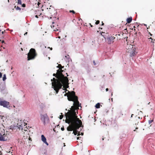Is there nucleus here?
Wrapping results in <instances>:
<instances>
[{
  "mask_svg": "<svg viewBox=\"0 0 155 155\" xmlns=\"http://www.w3.org/2000/svg\"><path fill=\"white\" fill-rule=\"evenodd\" d=\"M76 109L74 106L71 107V110H68L65 115L66 117L65 122L68 124H70L68 127L67 130L68 131H73V133L75 135L78 134L77 130L79 128L82 124V122L76 113Z\"/></svg>",
  "mask_w": 155,
  "mask_h": 155,
  "instance_id": "f257e3e1",
  "label": "nucleus"
},
{
  "mask_svg": "<svg viewBox=\"0 0 155 155\" xmlns=\"http://www.w3.org/2000/svg\"><path fill=\"white\" fill-rule=\"evenodd\" d=\"M59 70H57L56 74L54 73L53 76L56 78H54L51 79L52 82V87L55 91L56 94H57L60 89H61L63 84L65 85L67 84L68 82V79L67 76H64L62 73L59 72Z\"/></svg>",
  "mask_w": 155,
  "mask_h": 155,
  "instance_id": "f03ea898",
  "label": "nucleus"
},
{
  "mask_svg": "<svg viewBox=\"0 0 155 155\" xmlns=\"http://www.w3.org/2000/svg\"><path fill=\"white\" fill-rule=\"evenodd\" d=\"M67 97L68 101L74 102V105L77 107H79V102L78 101V97L76 96L74 91H72L71 92H69L67 95Z\"/></svg>",
  "mask_w": 155,
  "mask_h": 155,
  "instance_id": "7ed1b4c3",
  "label": "nucleus"
},
{
  "mask_svg": "<svg viewBox=\"0 0 155 155\" xmlns=\"http://www.w3.org/2000/svg\"><path fill=\"white\" fill-rule=\"evenodd\" d=\"M27 60L29 61L34 59L37 55L35 50L34 48H31L28 54Z\"/></svg>",
  "mask_w": 155,
  "mask_h": 155,
  "instance_id": "20e7f679",
  "label": "nucleus"
},
{
  "mask_svg": "<svg viewBox=\"0 0 155 155\" xmlns=\"http://www.w3.org/2000/svg\"><path fill=\"white\" fill-rule=\"evenodd\" d=\"M127 52L129 53L131 56H134L137 53L135 46L131 45H130L127 48Z\"/></svg>",
  "mask_w": 155,
  "mask_h": 155,
  "instance_id": "39448f33",
  "label": "nucleus"
},
{
  "mask_svg": "<svg viewBox=\"0 0 155 155\" xmlns=\"http://www.w3.org/2000/svg\"><path fill=\"white\" fill-rule=\"evenodd\" d=\"M47 9V14L50 16H52L56 13V11L54 7L51 5L50 6V7L49 8H48Z\"/></svg>",
  "mask_w": 155,
  "mask_h": 155,
  "instance_id": "423d86ee",
  "label": "nucleus"
},
{
  "mask_svg": "<svg viewBox=\"0 0 155 155\" xmlns=\"http://www.w3.org/2000/svg\"><path fill=\"white\" fill-rule=\"evenodd\" d=\"M102 33H104L102 32L101 35L104 37V38L106 39L107 42L109 44H110L112 43H113L114 42V40L115 38V37H114L110 36L108 38H106L105 36H104L103 35H102Z\"/></svg>",
  "mask_w": 155,
  "mask_h": 155,
  "instance_id": "0eeeda50",
  "label": "nucleus"
},
{
  "mask_svg": "<svg viewBox=\"0 0 155 155\" xmlns=\"http://www.w3.org/2000/svg\"><path fill=\"white\" fill-rule=\"evenodd\" d=\"M19 129H21L22 130V131H25V132H24V137L25 138H26L27 137H29V134L28 133V131L27 130V128H25V127L24 128H22V127L21 126H20V127H19Z\"/></svg>",
  "mask_w": 155,
  "mask_h": 155,
  "instance_id": "6e6552de",
  "label": "nucleus"
},
{
  "mask_svg": "<svg viewBox=\"0 0 155 155\" xmlns=\"http://www.w3.org/2000/svg\"><path fill=\"white\" fill-rule=\"evenodd\" d=\"M10 103L6 101H0V105L3 106L4 107L8 108L10 107Z\"/></svg>",
  "mask_w": 155,
  "mask_h": 155,
  "instance_id": "1a4fd4ad",
  "label": "nucleus"
},
{
  "mask_svg": "<svg viewBox=\"0 0 155 155\" xmlns=\"http://www.w3.org/2000/svg\"><path fill=\"white\" fill-rule=\"evenodd\" d=\"M48 118V116L47 114L41 115V120L42 121L44 125L45 124V119Z\"/></svg>",
  "mask_w": 155,
  "mask_h": 155,
  "instance_id": "9d476101",
  "label": "nucleus"
},
{
  "mask_svg": "<svg viewBox=\"0 0 155 155\" xmlns=\"http://www.w3.org/2000/svg\"><path fill=\"white\" fill-rule=\"evenodd\" d=\"M7 140V135L4 134L3 135H2L0 134V141H5Z\"/></svg>",
  "mask_w": 155,
  "mask_h": 155,
  "instance_id": "9b49d317",
  "label": "nucleus"
},
{
  "mask_svg": "<svg viewBox=\"0 0 155 155\" xmlns=\"http://www.w3.org/2000/svg\"><path fill=\"white\" fill-rule=\"evenodd\" d=\"M41 140L43 142L45 143L47 145H48V143L46 141V139L44 136L42 135L41 136Z\"/></svg>",
  "mask_w": 155,
  "mask_h": 155,
  "instance_id": "f8f14e48",
  "label": "nucleus"
},
{
  "mask_svg": "<svg viewBox=\"0 0 155 155\" xmlns=\"http://www.w3.org/2000/svg\"><path fill=\"white\" fill-rule=\"evenodd\" d=\"M57 67L59 68V69L58 70L59 71V72L61 73H62L63 71L62 70V69L64 67L62 66L61 64H59Z\"/></svg>",
  "mask_w": 155,
  "mask_h": 155,
  "instance_id": "ddd939ff",
  "label": "nucleus"
},
{
  "mask_svg": "<svg viewBox=\"0 0 155 155\" xmlns=\"http://www.w3.org/2000/svg\"><path fill=\"white\" fill-rule=\"evenodd\" d=\"M35 14L36 15H38L39 16H40L41 15V13L39 11L38 9L36 10L35 11Z\"/></svg>",
  "mask_w": 155,
  "mask_h": 155,
  "instance_id": "4468645a",
  "label": "nucleus"
},
{
  "mask_svg": "<svg viewBox=\"0 0 155 155\" xmlns=\"http://www.w3.org/2000/svg\"><path fill=\"white\" fill-rule=\"evenodd\" d=\"M132 17H130L129 18H128L127 19V22L128 23H130L132 21Z\"/></svg>",
  "mask_w": 155,
  "mask_h": 155,
  "instance_id": "2eb2a0df",
  "label": "nucleus"
},
{
  "mask_svg": "<svg viewBox=\"0 0 155 155\" xmlns=\"http://www.w3.org/2000/svg\"><path fill=\"white\" fill-rule=\"evenodd\" d=\"M60 33H58V38L60 39H61L64 38V37L63 36H61V32L60 31H59Z\"/></svg>",
  "mask_w": 155,
  "mask_h": 155,
  "instance_id": "dca6fc26",
  "label": "nucleus"
},
{
  "mask_svg": "<svg viewBox=\"0 0 155 155\" xmlns=\"http://www.w3.org/2000/svg\"><path fill=\"white\" fill-rule=\"evenodd\" d=\"M109 136L108 135H106L105 136H103L102 140H104V139H106L107 140H109Z\"/></svg>",
  "mask_w": 155,
  "mask_h": 155,
  "instance_id": "f3484780",
  "label": "nucleus"
},
{
  "mask_svg": "<svg viewBox=\"0 0 155 155\" xmlns=\"http://www.w3.org/2000/svg\"><path fill=\"white\" fill-rule=\"evenodd\" d=\"M100 104L99 103H98L96 104L95 107L97 108H99L100 107Z\"/></svg>",
  "mask_w": 155,
  "mask_h": 155,
  "instance_id": "a211bd4d",
  "label": "nucleus"
},
{
  "mask_svg": "<svg viewBox=\"0 0 155 155\" xmlns=\"http://www.w3.org/2000/svg\"><path fill=\"white\" fill-rule=\"evenodd\" d=\"M15 8H16V10H21V8L18 7V6H17V7L15 6Z\"/></svg>",
  "mask_w": 155,
  "mask_h": 155,
  "instance_id": "6ab92c4d",
  "label": "nucleus"
},
{
  "mask_svg": "<svg viewBox=\"0 0 155 155\" xmlns=\"http://www.w3.org/2000/svg\"><path fill=\"white\" fill-rule=\"evenodd\" d=\"M6 79V75L5 74H4L3 75V81H5V80Z\"/></svg>",
  "mask_w": 155,
  "mask_h": 155,
  "instance_id": "aec40b11",
  "label": "nucleus"
},
{
  "mask_svg": "<svg viewBox=\"0 0 155 155\" xmlns=\"http://www.w3.org/2000/svg\"><path fill=\"white\" fill-rule=\"evenodd\" d=\"M120 35H119V34H118V35H115L117 37V38L119 39V40H120V37L119 36H120Z\"/></svg>",
  "mask_w": 155,
  "mask_h": 155,
  "instance_id": "412c9836",
  "label": "nucleus"
},
{
  "mask_svg": "<svg viewBox=\"0 0 155 155\" xmlns=\"http://www.w3.org/2000/svg\"><path fill=\"white\" fill-rule=\"evenodd\" d=\"M69 12L72 13L73 14H75V12L74 10H70Z\"/></svg>",
  "mask_w": 155,
  "mask_h": 155,
  "instance_id": "4be33fe9",
  "label": "nucleus"
},
{
  "mask_svg": "<svg viewBox=\"0 0 155 155\" xmlns=\"http://www.w3.org/2000/svg\"><path fill=\"white\" fill-rule=\"evenodd\" d=\"M18 4L21 5V0H18Z\"/></svg>",
  "mask_w": 155,
  "mask_h": 155,
  "instance_id": "5701e85b",
  "label": "nucleus"
},
{
  "mask_svg": "<svg viewBox=\"0 0 155 155\" xmlns=\"http://www.w3.org/2000/svg\"><path fill=\"white\" fill-rule=\"evenodd\" d=\"M99 23H100V21L99 20H97L95 22V24L96 25H98V24H99Z\"/></svg>",
  "mask_w": 155,
  "mask_h": 155,
  "instance_id": "b1692460",
  "label": "nucleus"
},
{
  "mask_svg": "<svg viewBox=\"0 0 155 155\" xmlns=\"http://www.w3.org/2000/svg\"><path fill=\"white\" fill-rule=\"evenodd\" d=\"M38 7H40L41 6V3L39 2H38Z\"/></svg>",
  "mask_w": 155,
  "mask_h": 155,
  "instance_id": "393cba45",
  "label": "nucleus"
},
{
  "mask_svg": "<svg viewBox=\"0 0 155 155\" xmlns=\"http://www.w3.org/2000/svg\"><path fill=\"white\" fill-rule=\"evenodd\" d=\"M148 39H151V42L153 43H154V41H153V40L152 39V38L151 37L149 38Z\"/></svg>",
  "mask_w": 155,
  "mask_h": 155,
  "instance_id": "a878e982",
  "label": "nucleus"
},
{
  "mask_svg": "<svg viewBox=\"0 0 155 155\" xmlns=\"http://www.w3.org/2000/svg\"><path fill=\"white\" fill-rule=\"evenodd\" d=\"M63 117V115L61 114V115L60 116L59 118L60 119H62Z\"/></svg>",
  "mask_w": 155,
  "mask_h": 155,
  "instance_id": "bb28decb",
  "label": "nucleus"
},
{
  "mask_svg": "<svg viewBox=\"0 0 155 155\" xmlns=\"http://www.w3.org/2000/svg\"><path fill=\"white\" fill-rule=\"evenodd\" d=\"M138 127H136L135 129L134 130V131H136L137 132V130L138 129Z\"/></svg>",
  "mask_w": 155,
  "mask_h": 155,
  "instance_id": "cd10ccee",
  "label": "nucleus"
},
{
  "mask_svg": "<svg viewBox=\"0 0 155 155\" xmlns=\"http://www.w3.org/2000/svg\"><path fill=\"white\" fill-rule=\"evenodd\" d=\"M153 120H150L149 121V123L150 124L151 123Z\"/></svg>",
  "mask_w": 155,
  "mask_h": 155,
  "instance_id": "c85d7f7f",
  "label": "nucleus"
},
{
  "mask_svg": "<svg viewBox=\"0 0 155 155\" xmlns=\"http://www.w3.org/2000/svg\"><path fill=\"white\" fill-rule=\"evenodd\" d=\"M25 6H26V5L25 4H23L22 5V7H25Z\"/></svg>",
  "mask_w": 155,
  "mask_h": 155,
  "instance_id": "c756f323",
  "label": "nucleus"
},
{
  "mask_svg": "<svg viewBox=\"0 0 155 155\" xmlns=\"http://www.w3.org/2000/svg\"><path fill=\"white\" fill-rule=\"evenodd\" d=\"M61 129L62 131H64V129L63 127H62L61 128Z\"/></svg>",
  "mask_w": 155,
  "mask_h": 155,
  "instance_id": "7c9ffc66",
  "label": "nucleus"
},
{
  "mask_svg": "<svg viewBox=\"0 0 155 155\" xmlns=\"http://www.w3.org/2000/svg\"><path fill=\"white\" fill-rule=\"evenodd\" d=\"M2 74L0 72V78H1L2 77Z\"/></svg>",
  "mask_w": 155,
  "mask_h": 155,
  "instance_id": "2f4dec72",
  "label": "nucleus"
},
{
  "mask_svg": "<svg viewBox=\"0 0 155 155\" xmlns=\"http://www.w3.org/2000/svg\"><path fill=\"white\" fill-rule=\"evenodd\" d=\"M38 15H36L35 16V17L36 18H38Z\"/></svg>",
  "mask_w": 155,
  "mask_h": 155,
  "instance_id": "473e14b6",
  "label": "nucleus"
},
{
  "mask_svg": "<svg viewBox=\"0 0 155 155\" xmlns=\"http://www.w3.org/2000/svg\"><path fill=\"white\" fill-rule=\"evenodd\" d=\"M93 63H94V65H95L96 64V63L95 61H93Z\"/></svg>",
  "mask_w": 155,
  "mask_h": 155,
  "instance_id": "72a5a7b5",
  "label": "nucleus"
},
{
  "mask_svg": "<svg viewBox=\"0 0 155 155\" xmlns=\"http://www.w3.org/2000/svg\"><path fill=\"white\" fill-rule=\"evenodd\" d=\"M27 138H28L30 140H31V138H30V135H29V137H27Z\"/></svg>",
  "mask_w": 155,
  "mask_h": 155,
  "instance_id": "f704fd0d",
  "label": "nucleus"
},
{
  "mask_svg": "<svg viewBox=\"0 0 155 155\" xmlns=\"http://www.w3.org/2000/svg\"><path fill=\"white\" fill-rule=\"evenodd\" d=\"M89 25L91 27H93V25L91 23H89Z\"/></svg>",
  "mask_w": 155,
  "mask_h": 155,
  "instance_id": "c9c22d12",
  "label": "nucleus"
},
{
  "mask_svg": "<svg viewBox=\"0 0 155 155\" xmlns=\"http://www.w3.org/2000/svg\"><path fill=\"white\" fill-rule=\"evenodd\" d=\"M106 91H108V88H106Z\"/></svg>",
  "mask_w": 155,
  "mask_h": 155,
  "instance_id": "e433bc0d",
  "label": "nucleus"
},
{
  "mask_svg": "<svg viewBox=\"0 0 155 155\" xmlns=\"http://www.w3.org/2000/svg\"><path fill=\"white\" fill-rule=\"evenodd\" d=\"M102 23L101 24V25H104V24L103 23V22H102Z\"/></svg>",
  "mask_w": 155,
  "mask_h": 155,
  "instance_id": "4c0bfd02",
  "label": "nucleus"
},
{
  "mask_svg": "<svg viewBox=\"0 0 155 155\" xmlns=\"http://www.w3.org/2000/svg\"><path fill=\"white\" fill-rule=\"evenodd\" d=\"M81 138V137H77V140H79V138Z\"/></svg>",
  "mask_w": 155,
  "mask_h": 155,
  "instance_id": "58836bf2",
  "label": "nucleus"
},
{
  "mask_svg": "<svg viewBox=\"0 0 155 155\" xmlns=\"http://www.w3.org/2000/svg\"><path fill=\"white\" fill-rule=\"evenodd\" d=\"M80 135V132H79L78 134V136H79Z\"/></svg>",
  "mask_w": 155,
  "mask_h": 155,
  "instance_id": "ea45409f",
  "label": "nucleus"
},
{
  "mask_svg": "<svg viewBox=\"0 0 155 155\" xmlns=\"http://www.w3.org/2000/svg\"><path fill=\"white\" fill-rule=\"evenodd\" d=\"M149 33L150 34V35H151V36H152V34H151L150 32H149Z\"/></svg>",
  "mask_w": 155,
  "mask_h": 155,
  "instance_id": "a19ab883",
  "label": "nucleus"
},
{
  "mask_svg": "<svg viewBox=\"0 0 155 155\" xmlns=\"http://www.w3.org/2000/svg\"><path fill=\"white\" fill-rule=\"evenodd\" d=\"M5 32V31H2V34H3L4 33V32Z\"/></svg>",
  "mask_w": 155,
  "mask_h": 155,
  "instance_id": "79ce46f5",
  "label": "nucleus"
},
{
  "mask_svg": "<svg viewBox=\"0 0 155 155\" xmlns=\"http://www.w3.org/2000/svg\"><path fill=\"white\" fill-rule=\"evenodd\" d=\"M49 48H50V50H52V48H50V47H49Z\"/></svg>",
  "mask_w": 155,
  "mask_h": 155,
  "instance_id": "37998d69",
  "label": "nucleus"
},
{
  "mask_svg": "<svg viewBox=\"0 0 155 155\" xmlns=\"http://www.w3.org/2000/svg\"><path fill=\"white\" fill-rule=\"evenodd\" d=\"M27 34V32H26V33L24 34V35H25Z\"/></svg>",
  "mask_w": 155,
  "mask_h": 155,
  "instance_id": "c03bdc74",
  "label": "nucleus"
},
{
  "mask_svg": "<svg viewBox=\"0 0 155 155\" xmlns=\"http://www.w3.org/2000/svg\"><path fill=\"white\" fill-rule=\"evenodd\" d=\"M149 28H150V27H149V26H148V27H147V29H149Z\"/></svg>",
  "mask_w": 155,
  "mask_h": 155,
  "instance_id": "a18cd8bd",
  "label": "nucleus"
},
{
  "mask_svg": "<svg viewBox=\"0 0 155 155\" xmlns=\"http://www.w3.org/2000/svg\"><path fill=\"white\" fill-rule=\"evenodd\" d=\"M83 134H84V133H81V135H83Z\"/></svg>",
  "mask_w": 155,
  "mask_h": 155,
  "instance_id": "49530a36",
  "label": "nucleus"
},
{
  "mask_svg": "<svg viewBox=\"0 0 155 155\" xmlns=\"http://www.w3.org/2000/svg\"><path fill=\"white\" fill-rule=\"evenodd\" d=\"M66 74H67V76H68V74L67 73H66Z\"/></svg>",
  "mask_w": 155,
  "mask_h": 155,
  "instance_id": "de8ad7c7",
  "label": "nucleus"
},
{
  "mask_svg": "<svg viewBox=\"0 0 155 155\" xmlns=\"http://www.w3.org/2000/svg\"><path fill=\"white\" fill-rule=\"evenodd\" d=\"M144 26H147V25L146 24H144Z\"/></svg>",
  "mask_w": 155,
  "mask_h": 155,
  "instance_id": "09e8293b",
  "label": "nucleus"
},
{
  "mask_svg": "<svg viewBox=\"0 0 155 155\" xmlns=\"http://www.w3.org/2000/svg\"><path fill=\"white\" fill-rule=\"evenodd\" d=\"M133 114H132L131 115V117H132V116H133Z\"/></svg>",
  "mask_w": 155,
  "mask_h": 155,
  "instance_id": "8fccbe9b",
  "label": "nucleus"
},
{
  "mask_svg": "<svg viewBox=\"0 0 155 155\" xmlns=\"http://www.w3.org/2000/svg\"><path fill=\"white\" fill-rule=\"evenodd\" d=\"M99 29H102V28H101L100 27L99 28Z\"/></svg>",
  "mask_w": 155,
  "mask_h": 155,
  "instance_id": "3c124183",
  "label": "nucleus"
},
{
  "mask_svg": "<svg viewBox=\"0 0 155 155\" xmlns=\"http://www.w3.org/2000/svg\"><path fill=\"white\" fill-rule=\"evenodd\" d=\"M53 130H54V131H55V130H54V129Z\"/></svg>",
  "mask_w": 155,
  "mask_h": 155,
  "instance_id": "603ef678",
  "label": "nucleus"
},
{
  "mask_svg": "<svg viewBox=\"0 0 155 155\" xmlns=\"http://www.w3.org/2000/svg\"><path fill=\"white\" fill-rule=\"evenodd\" d=\"M21 50H23V49H22V48H21Z\"/></svg>",
  "mask_w": 155,
  "mask_h": 155,
  "instance_id": "864d4df0",
  "label": "nucleus"
},
{
  "mask_svg": "<svg viewBox=\"0 0 155 155\" xmlns=\"http://www.w3.org/2000/svg\"><path fill=\"white\" fill-rule=\"evenodd\" d=\"M4 42V41H2V42Z\"/></svg>",
  "mask_w": 155,
  "mask_h": 155,
  "instance_id": "5fc2aeb1",
  "label": "nucleus"
},
{
  "mask_svg": "<svg viewBox=\"0 0 155 155\" xmlns=\"http://www.w3.org/2000/svg\"><path fill=\"white\" fill-rule=\"evenodd\" d=\"M8 1L9 2V0H8Z\"/></svg>",
  "mask_w": 155,
  "mask_h": 155,
  "instance_id": "6e6d98bb",
  "label": "nucleus"
}]
</instances>
